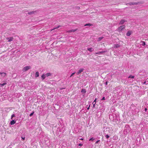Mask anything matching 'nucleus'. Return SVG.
I'll return each instance as SVG.
<instances>
[{
    "instance_id": "obj_24",
    "label": "nucleus",
    "mask_w": 148,
    "mask_h": 148,
    "mask_svg": "<svg viewBox=\"0 0 148 148\" xmlns=\"http://www.w3.org/2000/svg\"><path fill=\"white\" fill-rule=\"evenodd\" d=\"M92 104L93 105V107H95V105L96 104V102H93V103H92Z\"/></svg>"
},
{
    "instance_id": "obj_23",
    "label": "nucleus",
    "mask_w": 148,
    "mask_h": 148,
    "mask_svg": "<svg viewBox=\"0 0 148 148\" xmlns=\"http://www.w3.org/2000/svg\"><path fill=\"white\" fill-rule=\"evenodd\" d=\"M34 12L33 11V12H28V14H34Z\"/></svg>"
},
{
    "instance_id": "obj_4",
    "label": "nucleus",
    "mask_w": 148,
    "mask_h": 148,
    "mask_svg": "<svg viewBox=\"0 0 148 148\" xmlns=\"http://www.w3.org/2000/svg\"><path fill=\"white\" fill-rule=\"evenodd\" d=\"M84 69H80L78 71V72H77L76 73V74L77 75H79V74L81 73L83 71Z\"/></svg>"
},
{
    "instance_id": "obj_13",
    "label": "nucleus",
    "mask_w": 148,
    "mask_h": 148,
    "mask_svg": "<svg viewBox=\"0 0 148 148\" xmlns=\"http://www.w3.org/2000/svg\"><path fill=\"white\" fill-rule=\"evenodd\" d=\"M46 77V75H45L43 74L42 76H41L42 78V80L44 79Z\"/></svg>"
},
{
    "instance_id": "obj_33",
    "label": "nucleus",
    "mask_w": 148,
    "mask_h": 148,
    "mask_svg": "<svg viewBox=\"0 0 148 148\" xmlns=\"http://www.w3.org/2000/svg\"><path fill=\"white\" fill-rule=\"evenodd\" d=\"M108 82H106V85H108Z\"/></svg>"
},
{
    "instance_id": "obj_26",
    "label": "nucleus",
    "mask_w": 148,
    "mask_h": 148,
    "mask_svg": "<svg viewBox=\"0 0 148 148\" xmlns=\"http://www.w3.org/2000/svg\"><path fill=\"white\" fill-rule=\"evenodd\" d=\"M34 113V112H33L32 113H31L29 115V116H32V115Z\"/></svg>"
},
{
    "instance_id": "obj_37",
    "label": "nucleus",
    "mask_w": 148,
    "mask_h": 148,
    "mask_svg": "<svg viewBox=\"0 0 148 148\" xmlns=\"http://www.w3.org/2000/svg\"><path fill=\"white\" fill-rule=\"evenodd\" d=\"M80 140H84V139L83 138H81L80 139Z\"/></svg>"
},
{
    "instance_id": "obj_14",
    "label": "nucleus",
    "mask_w": 148,
    "mask_h": 148,
    "mask_svg": "<svg viewBox=\"0 0 148 148\" xmlns=\"http://www.w3.org/2000/svg\"><path fill=\"white\" fill-rule=\"evenodd\" d=\"M141 42L142 43V45L143 46H145V43L143 41H141Z\"/></svg>"
},
{
    "instance_id": "obj_7",
    "label": "nucleus",
    "mask_w": 148,
    "mask_h": 148,
    "mask_svg": "<svg viewBox=\"0 0 148 148\" xmlns=\"http://www.w3.org/2000/svg\"><path fill=\"white\" fill-rule=\"evenodd\" d=\"M77 29H72L71 30H69L68 31H67V32H75L77 30Z\"/></svg>"
},
{
    "instance_id": "obj_2",
    "label": "nucleus",
    "mask_w": 148,
    "mask_h": 148,
    "mask_svg": "<svg viewBox=\"0 0 148 148\" xmlns=\"http://www.w3.org/2000/svg\"><path fill=\"white\" fill-rule=\"evenodd\" d=\"M31 68L30 66H27L24 67L23 69V71H26Z\"/></svg>"
},
{
    "instance_id": "obj_22",
    "label": "nucleus",
    "mask_w": 148,
    "mask_h": 148,
    "mask_svg": "<svg viewBox=\"0 0 148 148\" xmlns=\"http://www.w3.org/2000/svg\"><path fill=\"white\" fill-rule=\"evenodd\" d=\"M129 4L130 5H134V4H136V3H129Z\"/></svg>"
},
{
    "instance_id": "obj_34",
    "label": "nucleus",
    "mask_w": 148,
    "mask_h": 148,
    "mask_svg": "<svg viewBox=\"0 0 148 148\" xmlns=\"http://www.w3.org/2000/svg\"><path fill=\"white\" fill-rule=\"evenodd\" d=\"M99 140H98V141H97L96 142V144H97V143H98V142H99Z\"/></svg>"
},
{
    "instance_id": "obj_31",
    "label": "nucleus",
    "mask_w": 148,
    "mask_h": 148,
    "mask_svg": "<svg viewBox=\"0 0 148 148\" xmlns=\"http://www.w3.org/2000/svg\"><path fill=\"white\" fill-rule=\"evenodd\" d=\"M105 99V98L104 97H103L101 100H104Z\"/></svg>"
},
{
    "instance_id": "obj_25",
    "label": "nucleus",
    "mask_w": 148,
    "mask_h": 148,
    "mask_svg": "<svg viewBox=\"0 0 148 148\" xmlns=\"http://www.w3.org/2000/svg\"><path fill=\"white\" fill-rule=\"evenodd\" d=\"M94 140L92 138H91L89 139V141H93Z\"/></svg>"
},
{
    "instance_id": "obj_1",
    "label": "nucleus",
    "mask_w": 148,
    "mask_h": 148,
    "mask_svg": "<svg viewBox=\"0 0 148 148\" xmlns=\"http://www.w3.org/2000/svg\"><path fill=\"white\" fill-rule=\"evenodd\" d=\"M125 27L124 25H121L117 29V31L119 32H121L125 28Z\"/></svg>"
},
{
    "instance_id": "obj_5",
    "label": "nucleus",
    "mask_w": 148,
    "mask_h": 148,
    "mask_svg": "<svg viewBox=\"0 0 148 148\" xmlns=\"http://www.w3.org/2000/svg\"><path fill=\"white\" fill-rule=\"evenodd\" d=\"M126 21L124 19H122L120 21L119 24V25H122Z\"/></svg>"
},
{
    "instance_id": "obj_27",
    "label": "nucleus",
    "mask_w": 148,
    "mask_h": 148,
    "mask_svg": "<svg viewBox=\"0 0 148 148\" xmlns=\"http://www.w3.org/2000/svg\"><path fill=\"white\" fill-rule=\"evenodd\" d=\"M75 72H74L73 73H72L71 75V76H70V77H71L72 76H73L75 74Z\"/></svg>"
},
{
    "instance_id": "obj_29",
    "label": "nucleus",
    "mask_w": 148,
    "mask_h": 148,
    "mask_svg": "<svg viewBox=\"0 0 148 148\" xmlns=\"http://www.w3.org/2000/svg\"><path fill=\"white\" fill-rule=\"evenodd\" d=\"M105 136L107 138H108L109 137V136L108 135H106Z\"/></svg>"
},
{
    "instance_id": "obj_12",
    "label": "nucleus",
    "mask_w": 148,
    "mask_h": 148,
    "mask_svg": "<svg viewBox=\"0 0 148 148\" xmlns=\"http://www.w3.org/2000/svg\"><path fill=\"white\" fill-rule=\"evenodd\" d=\"M39 73L38 72H36V73L35 76L36 77H37L39 76Z\"/></svg>"
},
{
    "instance_id": "obj_30",
    "label": "nucleus",
    "mask_w": 148,
    "mask_h": 148,
    "mask_svg": "<svg viewBox=\"0 0 148 148\" xmlns=\"http://www.w3.org/2000/svg\"><path fill=\"white\" fill-rule=\"evenodd\" d=\"M22 139V140L23 141L25 140V137H21Z\"/></svg>"
},
{
    "instance_id": "obj_9",
    "label": "nucleus",
    "mask_w": 148,
    "mask_h": 148,
    "mask_svg": "<svg viewBox=\"0 0 148 148\" xmlns=\"http://www.w3.org/2000/svg\"><path fill=\"white\" fill-rule=\"evenodd\" d=\"M16 123V121L14 120H12L10 122V124L11 125H13L15 124Z\"/></svg>"
},
{
    "instance_id": "obj_18",
    "label": "nucleus",
    "mask_w": 148,
    "mask_h": 148,
    "mask_svg": "<svg viewBox=\"0 0 148 148\" xmlns=\"http://www.w3.org/2000/svg\"><path fill=\"white\" fill-rule=\"evenodd\" d=\"M92 25L90 23H87L86 24L84 25V26H91Z\"/></svg>"
},
{
    "instance_id": "obj_19",
    "label": "nucleus",
    "mask_w": 148,
    "mask_h": 148,
    "mask_svg": "<svg viewBox=\"0 0 148 148\" xmlns=\"http://www.w3.org/2000/svg\"><path fill=\"white\" fill-rule=\"evenodd\" d=\"M134 76H132V75H130V76H129L128 77L129 78H134Z\"/></svg>"
},
{
    "instance_id": "obj_28",
    "label": "nucleus",
    "mask_w": 148,
    "mask_h": 148,
    "mask_svg": "<svg viewBox=\"0 0 148 148\" xmlns=\"http://www.w3.org/2000/svg\"><path fill=\"white\" fill-rule=\"evenodd\" d=\"M14 116H15V115L14 114H12L11 116V119H12L13 117H14Z\"/></svg>"
},
{
    "instance_id": "obj_3",
    "label": "nucleus",
    "mask_w": 148,
    "mask_h": 148,
    "mask_svg": "<svg viewBox=\"0 0 148 148\" xmlns=\"http://www.w3.org/2000/svg\"><path fill=\"white\" fill-rule=\"evenodd\" d=\"M6 39L7 40H8V42H9L13 41L14 39V38L13 37H7L6 38Z\"/></svg>"
},
{
    "instance_id": "obj_20",
    "label": "nucleus",
    "mask_w": 148,
    "mask_h": 148,
    "mask_svg": "<svg viewBox=\"0 0 148 148\" xmlns=\"http://www.w3.org/2000/svg\"><path fill=\"white\" fill-rule=\"evenodd\" d=\"M6 83H3V84H0V85L1 86V87L5 85H6Z\"/></svg>"
},
{
    "instance_id": "obj_11",
    "label": "nucleus",
    "mask_w": 148,
    "mask_h": 148,
    "mask_svg": "<svg viewBox=\"0 0 148 148\" xmlns=\"http://www.w3.org/2000/svg\"><path fill=\"white\" fill-rule=\"evenodd\" d=\"M87 50L90 51L92 52L93 51V49L92 48H88Z\"/></svg>"
},
{
    "instance_id": "obj_36",
    "label": "nucleus",
    "mask_w": 148,
    "mask_h": 148,
    "mask_svg": "<svg viewBox=\"0 0 148 148\" xmlns=\"http://www.w3.org/2000/svg\"><path fill=\"white\" fill-rule=\"evenodd\" d=\"M147 110V108H145V111H146Z\"/></svg>"
},
{
    "instance_id": "obj_16",
    "label": "nucleus",
    "mask_w": 148,
    "mask_h": 148,
    "mask_svg": "<svg viewBox=\"0 0 148 148\" xmlns=\"http://www.w3.org/2000/svg\"><path fill=\"white\" fill-rule=\"evenodd\" d=\"M103 37H100L99 38H98V41H100L102 39H103Z\"/></svg>"
},
{
    "instance_id": "obj_32",
    "label": "nucleus",
    "mask_w": 148,
    "mask_h": 148,
    "mask_svg": "<svg viewBox=\"0 0 148 148\" xmlns=\"http://www.w3.org/2000/svg\"><path fill=\"white\" fill-rule=\"evenodd\" d=\"M96 100H97V98H96L95 99V100L94 101V102H96Z\"/></svg>"
},
{
    "instance_id": "obj_15",
    "label": "nucleus",
    "mask_w": 148,
    "mask_h": 148,
    "mask_svg": "<svg viewBox=\"0 0 148 148\" xmlns=\"http://www.w3.org/2000/svg\"><path fill=\"white\" fill-rule=\"evenodd\" d=\"M86 92V91L85 89H82L81 90V92L85 93Z\"/></svg>"
},
{
    "instance_id": "obj_10",
    "label": "nucleus",
    "mask_w": 148,
    "mask_h": 148,
    "mask_svg": "<svg viewBox=\"0 0 148 148\" xmlns=\"http://www.w3.org/2000/svg\"><path fill=\"white\" fill-rule=\"evenodd\" d=\"M120 47V45H119V44H118L114 45V47L115 48H118V47Z\"/></svg>"
},
{
    "instance_id": "obj_6",
    "label": "nucleus",
    "mask_w": 148,
    "mask_h": 148,
    "mask_svg": "<svg viewBox=\"0 0 148 148\" xmlns=\"http://www.w3.org/2000/svg\"><path fill=\"white\" fill-rule=\"evenodd\" d=\"M0 75L1 77H5L6 75V73L4 72H0Z\"/></svg>"
},
{
    "instance_id": "obj_17",
    "label": "nucleus",
    "mask_w": 148,
    "mask_h": 148,
    "mask_svg": "<svg viewBox=\"0 0 148 148\" xmlns=\"http://www.w3.org/2000/svg\"><path fill=\"white\" fill-rule=\"evenodd\" d=\"M46 76L48 77L50 76L51 75V74L50 73H46L45 75Z\"/></svg>"
},
{
    "instance_id": "obj_21",
    "label": "nucleus",
    "mask_w": 148,
    "mask_h": 148,
    "mask_svg": "<svg viewBox=\"0 0 148 148\" xmlns=\"http://www.w3.org/2000/svg\"><path fill=\"white\" fill-rule=\"evenodd\" d=\"M60 25H58V27H55V28H54L53 29L51 30V31H52L53 30H54V29H57V28H59V27H60Z\"/></svg>"
},
{
    "instance_id": "obj_38",
    "label": "nucleus",
    "mask_w": 148,
    "mask_h": 148,
    "mask_svg": "<svg viewBox=\"0 0 148 148\" xmlns=\"http://www.w3.org/2000/svg\"><path fill=\"white\" fill-rule=\"evenodd\" d=\"M89 106L88 108H87L88 110H89Z\"/></svg>"
},
{
    "instance_id": "obj_35",
    "label": "nucleus",
    "mask_w": 148,
    "mask_h": 148,
    "mask_svg": "<svg viewBox=\"0 0 148 148\" xmlns=\"http://www.w3.org/2000/svg\"><path fill=\"white\" fill-rule=\"evenodd\" d=\"M82 144H79V146H82Z\"/></svg>"
},
{
    "instance_id": "obj_8",
    "label": "nucleus",
    "mask_w": 148,
    "mask_h": 148,
    "mask_svg": "<svg viewBox=\"0 0 148 148\" xmlns=\"http://www.w3.org/2000/svg\"><path fill=\"white\" fill-rule=\"evenodd\" d=\"M131 34V32L130 31H128L126 33V35L127 36H129Z\"/></svg>"
}]
</instances>
